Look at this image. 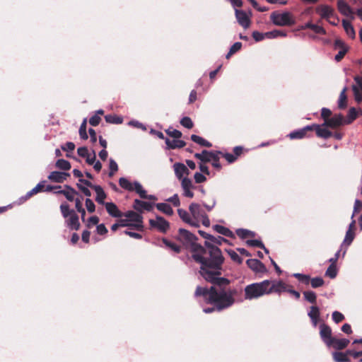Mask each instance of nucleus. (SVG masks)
Instances as JSON below:
<instances>
[{
    "instance_id": "f257e3e1",
    "label": "nucleus",
    "mask_w": 362,
    "mask_h": 362,
    "mask_svg": "<svg viewBox=\"0 0 362 362\" xmlns=\"http://www.w3.org/2000/svg\"><path fill=\"white\" fill-rule=\"evenodd\" d=\"M206 245V249L194 245L192 248V258L201 265V276L213 286L210 288L197 286L194 295L214 305L203 310L205 313H210L215 310L220 311L230 307L235 302V291L227 288L230 283L228 279L220 277L224 260L221 251L208 243Z\"/></svg>"
},
{
    "instance_id": "f03ea898",
    "label": "nucleus",
    "mask_w": 362,
    "mask_h": 362,
    "mask_svg": "<svg viewBox=\"0 0 362 362\" xmlns=\"http://www.w3.org/2000/svg\"><path fill=\"white\" fill-rule=\"evenodd\" d=\"M343 115H322L324 122L322 124H313V129H315L317 136L328 139L332 136V132L327 129L337 128L339 126L348 124L354 121L358 115H349L347 119L342 117Z\"/></svg>"
},
{
    "instance_id": "7ed1b4c3",
    "label": "nucleus",
    "mask_w": 362,
    "mask_h": 362,
    "mask_svg": "<svg viewBox=\"0 0 362 362\" xmlns=\"http://www.w3.org/2000/svg\"><path fill=\"white\" fill-rule=\"evenodd\" d=\"M269 280H264L259 283H253L245 286L244 289L245 298L253 300L264 295L269 294Z\"/></svg>"
},
{
    "instance_id": "20e7f679",
    "label": "nucleus",
    "mask_w": 362,
    "mask_h": 362,
    "mask_svg": "<svg viewBox=\"0 0 362 362\" xmlns=\"http://www.w3.org/2000/svg\"><path fill=\"white\" fill-rule=\"evenodd\" d=\"M119 184L121 187L126 190H128L129 192L135 191L142 199H148L150 200L157 199L155 195H147L146 191L144 189L142 185L137 181H135L133 183H132L127 178L121 177L119 180Z\"/></svg>"
},
{
    "instance_id": "39448f33",
    "label": "nucleus",
    "mask_w": 362,
    "mask_h": 362,
    "mask_svg": "<svg viewBox=\"0 0 362 362\" xmlns=\"http://www.w3.org/2000/svg\"><path fill=\"white\" fill-rule=\"evenodd\" d=\"M189 210L192 215V221L196 223V225H193L194 227H199L200 221H202L203 226L205 227L210 226V221L208 216L199 204L192 203L189 206Z\"/></svg>"
},
{
    "instance_id": "423d86ee",
    "label": "nucleus",
    "mask_w": 362,
    "mask_h": 362,
    "mask_svg": "<svg viewBox=\"0 0 362 362\" xmlns=\"http://www.w3.org/2000/svg\"><path fill=\"white\" fill-rule=\"evenodd\" d=\"M270 20L277 26H291L296 23L293 15L288 11L283 13L274 11L270 15Z\"/></svg>"
},
{
    "instance_id": "0eeeda50",
    "label": "nucleus",
    "mask_w": 362,
    "mask_h": 362,
    "mask_svg": "<svg viewBox=\"0 0 362 362\" xmlns=\"http://www.w3.org/2000/svg\"><path fill=\"white\" fill-rule=\"evenodd\" d=\"M179 231H180V235H182L183 238H186V240L187 241H189V243H192V245H191V252H192V255H193V252H192L193 247L194 245L200 246V245L197 244L196 243H194V241L196 239V237L192 233H189V231H187L185 229H180ZM223 240H225V239L223 238L221 236H218V237H214V239L213 238L210 239V242L205 241L204 246H202L201 245V247L204 248V249H206V243H208L209 245H212L214 247H217L221 251V250L217 246L214 245L211 243L217 244V245H221V242Z\"/></svg>"
},
{
    "instance_id": "6e6552de",
    "label": "nucleus",
    "mask_w": 362,
    "mask_h": 362,
    "mask_svg": "<svg viewBox=\"0 0 362 362\" xmlns=\"http://www.w3.org/2000/svg\"><path fill=\"white\" fill-rule=\"evenodd\" d=\"M149 224L162 233H165L170 228L169 222L160 216H156V219H150Z\"/></svg>"
},
{
    "instance_id": "1a4fd4ad",
    "label": "nucleus",
    "mask_w": 362,
    "mask_h": 362,
    "mask_svg": "<svg viewBox=\"0 0 362 362\" xmlns=\"http://www.w3.org/2000/svg\"><path fill=\"white\" fill-rule=\"evenodd\" d=\"M320 335L324 343L329 347L332 346V339L331 328L325 325L321 324L320 325Z\"/></svg>"
},
{
    "instance_id": "9d476101",
    "label": "nucleus",
    "mask_w": 362,
    "mask_h": 362,
    "mask_svg": "<svg viewBox=\"0 0 362 362\" xmlns=\"http://www.w3.org/2000/svg\"><path fill=\"white\" fill-rule=\"evenodd\" d=\"M288 286L282 281H271L269 280V294L272 293L280 294L282 292H287Z\"/></svg>"
},
{
    "instance_id": "9b49d317",
    "label": "nucleus",
    "mask_w": 362,
    "mask_h": 362,
    "mask_svg": "<svg viewBox=\"0 0 362 362\" xmlns=\"http://www.w3.org/2000/svg\"><path fill=\"white\" fill-rule=\"evenodd\" d=\"M337 8L341 14L346 17L354 18V11L350 6L344 0L337 1Z\"/></svg>"
},
{
    "instance_id": "f8f14e48",
    "label": "nucleus",
    "mask_w": 362,
    "mask_h": 362,
    "mask_svg": "<svg viewBox=\"0 0 362 362\" xmlns=\"http://www.w3.org/2000/svg\"><path fill=\"white\" fill-rule=\"evenodd\" d=\"M236 19L238 23L245 29L250 25V19L247 14L243 10L235 9Z\"/></svg>"
},
{
    "instance_id": "ddd939ff",
    "label": "nucleus",
    "mask_w": 362,
    "mask_h": 362,
    "mask_svg": "<svg viewBox=\"0 0 362 362\" xmlns=\"http://www.w3.org/2000/svg\"><path fill=\"white\" fill-rule=\"evenodd\" d=\"M316 12L323 19L328 20L330 17L334 16V9L328 5L321 4L316 8Z\"/></svg>"
},
{
    "instance_id": "4468645a",
    "label": "nucleus",
    "mask_w": 362,
    "mask_h": 362,
    "mask_svg": "<svg viewBox=\"0 0 362 362\" xmlns=\"http://www.w3.org/2000/svg\"><path fill=\"white\" fill-rule=\"evenodd\" d=\"M247 266L254 272L263 273L266 272V267L263 263L257 259H249L246 262Z\"/></svg>"
},
{
    "instance_id": "2eb2a0df",
    "label": "nucleus",
    "mask_w": 362,
    "mask_h": 362,
    "mask_svg": "<svg viewBox=\"0 0 362 362\" xmlns=\"http://www.w3.org/2000/svg\"><path fill=\"white\" fill-rule=\"evenodd\" d=\"M181 186L183 189V195L187 197L192 198L194 193L191 191L192 188V180L187 177H183L181 182Z\"/></svg>"
},
{
    "instance_id": "dca6fc26",
    "label": "nucleus",
    "mask_w": 362,
    "mask_h": 362,
    "mask_svg": "<svg viewBox=\"0 0 362 362\" xmlns=\"http://www.w3.org/2000/svg\"><path fill=\"white\" fill-rule=\"evenodd\" d=\"M69 176V174L67 173L53 171L49 175L48 179L52 182L62 183L66 180Z\"/></svg>"
},
{
    "instance_id": "f3484780",
    "label": "nucleus",
    "mask_w": 362,
    "mask_h": 362,
    "mask_svg": "<svg viewBox=\"0 0 362 362\" xmlns=\"http://www.w3.org/2000/svg\"><path fill=\"white\" fill-rule=\"evenodd\" d=\"M105 206L110 216L115 218L123 216V214L119 210L117 205L113 202H106Z\"/></svg>"
},
{
    "instance_id": "a211bd4d",
    "label": "nucleus",
    "mask_w": 362,
    "mask_h": 362,
    "mask_svg": "<svg viewBox=\"0 0 362 362\" xmlns=\"http://www.w3.org/2000/svg\"><path fill=\"white\" fill-rule=\"evenodd\" d=\"M65 223L66 226L71 230H77L80 227L78 216L76 213H72V215L66 218Z\"/></svg>"
},
{
    "instance_id": "6ab92c4d",
    "label": "nucleus",
    "mask_w": 362,
    "mask_h": 362,
    "mask_svg": "<svg viewBox=\"0 0 362 362\" xmlns=\"http://www.w3.org/2000/svg\"><path fill=\"white\" fill-rule=\"evenodd\" d=\"M313 126L308 125L302 129L293 131L288 134L291 139H300L305 136L308 131L312 130Z\"/></svg>"
},
{
    "instance_id": "aec40b11",
    "label": "nucleus",
    "mask_w": 362,
    "mask_h": 362,
    "mask_svg": "<svg viewBox=\"0 0 362 362\" xmlns=\"http://www.w3.org/2000/svg\"><path fill=\"white\" fill-rule=\"evenodd\" d=\"M308 315L310 318L313 325L316 327L320 322V312L319 308L315 305L311 306Z\"/></svg>"
},
{
    "instance_id": "412c9836",
    "label": "nucleus",
    "mask_w": 362,
    "mask_h": 362,
    "mask_svg": "<svg viewBox=\"0 0 362 362\" xmlns=\"http://www.w3.org/2000/svg\"><path fill=\"white\" fill-rule=\"evenodd\" d=\"M165 144L168 149H175L183 148L185 146L186 143L182 140H180L179 139H174L173 140H170L168 138H165Z\"/></svg>"
},
{
    "instance_id": "4be33fe9",
    "label": "nucleus",
    "mask_w": 362,
    "mask_h": 362,
    "mask_svg": "<svg viewBox=\"0 0 362 362\" xmlns=\"http://www.w3.org/2000/svg\"><path fill=\"white\" fill-rule=\"evenodd\" d=\"M215 151H209L203 150L201 153H197L194 154V157L199 159L202 163L210 162L212 157L214 156Z\"/></svg>"
},
{
    "instance_id": "5701e85b",
    "label": "nucleus",
    "mask_w": 362,
    "mask_h": 362,
    "mask_svg": "<svg viewBox=\"0 0 362 362\" xmlns=\"http://www.w3.org/2000/svg\"><path fill=\"white\" fill-rule=\"evenodd\" d=\"M173 168H174L175 174L179 180H180V179L182 180L183 175L185 174L189 173V170H188L187 168L183 163H175L173 165Z\"/></svg>"
},
{
    "instance_id": "b1692460",
    "label": "nucleus",
    "mask_w": 362,
    "mask_h": 362,
    "mask_svg": "<svg viewBox=\"0 0 362 362\" xmlns=\"http://www.w3.org/2000/svg\"><path fill=\"white\" fill-rule=\"evenodd\" d=\"M134 208L136 211H141L142 209H145L148 211H151L153 209V204L150 202L135 199Z\"/></svg>"
},
{
    "instance_id": "393cba45",
    "label": "nucleus",
    "mask_w": 362,
    "mask_h": 362,
    "mask_svg": "<svg viewBox=\"0 0 362 362\" xmlns=\"http://www.w3.org/2000/svg\"><path fill=\"white\" fill-rule=\"evenodd\" d=\"M93 189L95 190L96 193V197L95 201L100 204H104L106 203L105 202V199L106 198V194L103 189L100 186H95L93 187Z\"/></svg>"
},
{
    "instance_id": "a878e982",
    "label": "nucleus",
    "mask_w": 362,
    "mask_h": 362,
    "mask_svg": "<svg viewBox=\"0 0 362 362\" xmlns=\"http://www.w3.org/2000/svg\"><path fill=\"white\" fill-rule=\"evenodd\" d=\"M342 25H343V28H344L346 35L350 38L354 39L356 37V33H355V30H354L353 25H351V23L350 22H349L348 21L343 19L342 20Z\"/></svg>"
},
{
    "instance_id": "bb28decb",
    "label": "nucleus",
    "mask_w": 362,
    "mask_h": 362,
    "mask_svg": "<svg viewBox=\"0 0 362 362\" xmlns=\"http://www.w3.org/2000/svg\"><path fill=\"white\" fill-rule=\"evenodd\" d=\"M349 343V340L346 339H332V346L333 348L336 349H343L346 347Z\"/></svg>"
},
{
    "instance_id": "cd10ccee",
    "label": "nucleus",
    "mask_w": 362,
    "mask_h": 362,
    "mask_svg": "<svg viewBox=\"0 0 362 362\" xmlns=\"http://www.w3.org/2000/svg\"><path fill=\"white\" fill-rule=\"evenodd\" d=\"M177 213L180 218L185 223H188L192 226H193V225H196V223H194V222L192 221L191 214H189L187 211L182 209H179L177 210Z\"/></svg>"
},
{
    "instance_id": "c85d7f7f",
    "label": "nucleus",
    "mask_w": 362,
    "mask_h": 362,
    "mask_svg": "<svg viewBox=\"0 0 362 362\" xmlns=\"http://www.w3.org/2000/svg\"><path fill=\"white\" fill-rule=\"evenodd\" d=\"M65 187L68 189V190H59L56 192V193L64 195V197L70 202L74 201L75 194H77L76 191L68 185H66Z\"/></svg>"
},
{
    "instance_id": "c756f323",
    "label": "nucleus",
    "mask_w": 362,
    "mask_h": 362,
    "mask_svg": "<svg viewBox=\"0 0 362 362\" xmlns=\"http://www.w3.org/2000/svg\"><path fill=\"white\" fill-rule=\"evenodd\" d=\"M303 28H304V29L310 28V29L313 30L317 34H321V35H325L326 34V30L322 26H320V25H316V24H313V23H310V22H308L307 23H305L303 25Z\"/></svg>"
},
{
    "instance_id": "7c9ffc66",
    "label": "nucleus",
    "mask_w": 362,
    "mask_h": 362,
    "mask_svg": "<svg viewBox=\"0 0 362 362\" xmlns=\"http://www.w3.org/2000/svg\"><path fill=\"white\" fill-rule=\"evenodd\" d=\"M191 139L194 143H196L202 146H205V147H209V148L212 146L211 143H210L209 141H206V139H204V138H202L198 135H196V134L191 135Z\"/></svg>"
},
{
    "instance_id": "2f4dec72",
    "label": "nucleus",
    "mask_w": 362,
    "mask_h": 362,
    "mask_svg": "<svg viewBox=\"0 0 362 362\" xmlns=\"http://www.w3.org/2000/svg\"><path fill=\"white\" fill-rule=\"evenodd\" d=\"M213 228L217 233L223 235L226 237L232 238L233 236V232L228 228H226L223 226L214 225Z\"/></svg>"
},
{
    "instance_id": "473e14b6",
    "label": "nucleus",
    "mask_w": 362,
    "mask_h": 362,
    "mask_svg": "<svg viewBox=\"0 0 362 362\" xmlns=\"http://www.w3.org/2000/svg\"><path fill=\"white\" fill-rule=\"evenodd\" d=\"M346 88H344L341 90L338 99L337 105L339 110H344L346 107L347 97L346 95Z\"/></svg>"
},
{
    "instance_id": "72a5a7b5",
    "label": "nucleus",
    "mask_w": 362,
    "mask_h": 362,
    "mask_svg": "<svg viewBox=\"0 0 362 362\" xmlns=\"http://www.w3.org/2000/svg\"><path fill=\"white\" fill-rule=\"evenodd\" d=\"M158 210L165 214L166 215L171 216L173 214L172 207L166 203H158L156 204Z\"/></svg>"
},
{
    "instance_id": "f704fd0d",
    "label": "nucleus",
    "mask_w": 362,
    "mask_h": 362,
    "mask_svg": "<svg viewBox=\"0 0 362 362\" xmlns=\"http://www.w3.org/2000/svg\"><path fill=\"white\" fill-rule=\"evenodd\" d=\"M45 180H42L33 189H32L30 191L28 192L25 198H29L31 196H33L35 194H37L42 190V189L45 187Z\"/></svg>"
},
{
    "instance_id": "c9c22d12",
    "label": "nucleus",
    "mask_w": 362,
    "mask_h": 362,
    "mask_svg": "<svg viewBox=\"0 0 362 362\" xmlns=\"http://www.w3.org/2000/svg\"><path fill=\"white\" fill-rule=\"evenodd\" d=\"M123 216H125L129 221L134 222H140L143 219L142 216L140 214L133 211H128L127 212L124 214Z\"/></svg>"
},
{
    "instance_id": "e433bc0d",
    "label": "nucleus",
    "mask_w": 362,
    "mask_h": 362,
    "mask_svg": "<svg viewBox=\"0 0 362 362\" xmlns=\"http://www.w3.org/2000/svg\"><path fill=\"white\" fill-rule=\"evenodd\" d=\"M236 234L239 238L242 239H245L247 237H254L255 235L254 232L243 228L237 229Z\"/></svg>"
},
{
    "instance_id": "4c0bfd02",
    "label": "nucleus",
    "mask_w": 362,
    "mask_h": 362,
    "mask_svg": "<svg viewBox=\"0 0 362 362\" xmlns=\"http://www.w3.org/2000/svg\"><path fill=\"white\" fill-rule=\"evenodd\" d=\"M337 273L338 269L337 267V264H330V265L325 272V276H328L330 279H334L337 276Z\"/></svg>"
},
{
    "instance_id": "58836bf2",
    "label": "nucleus",
    "mask_w": 362,
    "mask_h": 362,
    "mask_svg": "<svg viewBox=\"0 0 362 362\" xmlns=\"http://www.w3.org/2000/svg\"><path fill=\"white\" fill-rule=\"evenodd\" d=\"M265 35L267 38L269 39H274L278 37H286L287 35L286 33L278 30L267 32L265 33Z\"/></svg>"
},
{
    "instance_id": "ea45409f",
    "label": "nucleus",
    "mask_w": 362,
    "mask_h": 362,
    "mask_svg": "<svg viewBox=\"0 0 362 362\" xmlns=\"http://www.w3.org/2000/svg\"><path fill=\"white\" fill-rule=\"evenodd\" d=\"M347 356V352L346 354L342 352L333 353V358L335 362H348L349 360Z\"/></svg>"
},
{
    "instance_id": "a19ab883",
    "label": "nucleus",
    "mask_w": 362,
    "mask_h": 362,
    "mask_svg": "<svg viewBox=\"0 0 362 362\" xmlns=\"http://www.w3.org/2000/svg\"><path fill=\"white\" fill-rule=\"evenodd\" d=\"M247 245L250 247H257L263 249L266 253L269 252V250L265 247L264 245L259 240H248L246 241Z\"/></svg>"
},
{
    "instance_id": "79ce46f5",
    "label": "nucleus",
    "mask_w": 362,
    "mask_h": 362,
    "mask_svg": "<svg viewBox=\"0 0 362 362\" xmlns=\"http://www.w3.org/2000/svg\"><path fill=\"white\" fill-rule=\"evenodd\" d=\"M60 210L64 218H67L69 216L72 215V213H75L74 210L69 209V206L66 203L61 204Z\"/></svg>"
},
{
    "instance_id": "37998d69",
    "label": "nucleus",
    "mask_w": 362,
    "mask_h": 362,
    "mask_svg": "<svg viewBox=\"0 0 362 362\" xmlns=\"http://www.w3.org/2000/svg\"><path fill=\"white\" fill-rule=\"evenodd\" d=\"M303 296L305 300L310 303H315L317 300V295L313 291H306L303 292Z\"/></svg>"
},
{
    "instance_id": "c03bdc74",
    "label": "nucleus",
    "mask_w": 362,
    "mask_h": 362,
    "mask_svg": "<svg viewBox=\"0 0 362 362\" xmlns=\"http://www.w3.org/2000/svg\"><path fill=\"white\" fill-rule=\"evenodd\" d=\"M105 117L106 122L113 124H120L123 120L118 115H105Z\"/></svg>"
},
{
    "instance_id": "a18cd8bd",
    "label": "nucleus",
    "mask_w": 362,
    "mask_h": 362,
    "mask_svg": "<svg viewBox=\"0 0 362 362\" xmlns=\"http://www.w3.org/2000/svg\"><path fill=\"white\" fill-rule=\"evenodd\" d=\"M56 167L62 170H68L71 168V164L64 159H59L56 162Z\"/></svg>"
},
{
    "instance_id": "49530a36",
    "label": "nucleus",
    "mask_w": 362,
    "mask_h": 362,
    "mask_svg": "<svg viewBox=\"0 0 362 362\" xmlns=\"http://www.w3.org/2000/svg\"><path fill=\"white\" fill-rule=\"evenodd\" d=\"M165 132L169 136L173 139H180L182 136V132L173 127H169L165 129Z\"/></svg>"
},
{
    "instance_id": "de8ad7c7",
    "label": "nucleus",
    "mask_w": 362,
    "mask_h": 362,
    "mask_svg": "<svg viewBox=\"0 0 362 362\" xmlns=\"http://www.w3.org/2000/svg\"><path fill=\"white\" fill-rule=\"evenodd\" d=\"M163 243H164V245L166 247H169L170 249H171L174 252H177V253L180 252V246H178L175 243H174L173 242H170V241H169L168 240H167L165 238L163 239Z\"/></svg>"
},
{
    "instance_id": "09e8293b",
    "label": "nucleus",
    "mask_w": 362,
    "mask_h": 362,
    "mask_svg": "<svg viewBox=\"0 0 362 362\" xmlns=\"http://www.w3.org/2000/svg\"><path fill=\"white\" fill-rule=\"evenodd\" d=\"M354 232L351 231V230H348L346 233L345 238L343 241V244H346L347 246L350 245L354 239Z\"/></svg>"
},
{
    "instance_id": "8fccbe9b",
    "label": "nucleus",
    "mask_w": 362,
    "mask_h": 362,
    "mask_svg": "<svg viewBox=\"0 0 362 362\" xmlns=\"http://www.w3.org/2000/svg\"><path fill=\"white\" fill-rule=\"evenodd\" d=\"M221 154V151H215L214 156L212 157V159L211 161H212V165L215 168L221 169V165L219 162V155Z\"/></svg>"
},
{
    "instance_id": "3c124183",
    "label": "nucleus",
    "mask_w": 362,
    "mask_h": 362,
    "mask_svg": "<svg viewBox=\"0 0 362 362\" xmlns=\"http://www.w3.org/2000/svg\"><path fill=\"white\" fill-rule=\"evenodd\" d=\"M110 173L109 176L112 177L118 170V165L117 163L112 158L110 159Z\"/></svg>"
},
{
    "instance_id": "603ef678",
    "label": "nucleus",
    "mask_w": 362,
    "mask_h": 362,
    "mask_svg": "<svg viewBox=\"0 0 362 362\" xmlns=\"http://www.w3.org/2000/svg\"><path fill=\"white\" fill-rule=\"evenodd\" d=\"M79 134L81 139H87L88 134L86 133V119H84L82 124H81L79 129Z\"/></svg>"
},
{
    "instance_id": "864d4df0",
    "label": "nucleus",
    "mask_w": 362,
    "mask_h": 362,
    "mask_svg": "<svg viewBox=\"0 0 362 362\" xmlns=\"http://www.w3.org/2000/svg\"><path fill=\"white\" fill-rule=\"evenodd\" d=\"M310 284L313 288H318L324 284V280L321 277H315L310 280Z\"/></svg>"
},
{
    "instance_id": "5fc2aeb1",
    "label": "nucleus",
    "mask_w": 362,
    "mask_h": 362,
    "mask_svg": "<svg viewBox=\"0 0 362 362\" xmlns=\"http://www.w3.org/2000/svg\"><path fill=\"white\" fill-rule=\"evenodd\" d=\"M293 276L298 279L300 281H302L306 284H308L310 281V276L308 275L300 273H295L293 274Z\"/></svg>"
},
{
    "instance_id": "6e6d98bb",
    "label": "nucleus",
    "mask_w": 362,
    "mask_h": 362,
    "mask_svg": "<svg viewBox=\"0 0 362 362\" xmlns=\"http://www.w3.org/2000/svg\"><path fill=\"white\" fill-rule=\"evenodd\" d=\"M180 124L187 129H191L193 127V122L192 119L188 117H183L180 120Z\"/></svg>"
},
{
    "instance_id": "4d7b16f0",
    "label": "nucleus",
    "mask_w": 362,
    "mask_h": 362,
    "mask_svg": "<svg viewBox=\"0 0 362 362\" xmlns=\"http://www.w3.org/2000/svg\"><path fill=\"white\" fill-rule=\"evenodd\" d=\"M252 37L256 42H259L267 38L265 33H260L259 31H253Z\"/></svg>"
},
{
    "instance_id": "13d9d810",
    "label": "nucleus",
    "mask_w": 362,
    "mask_h": 362,
    "mask_svg": "<svg viewBox=\"0 0 362 362\" xmlns=\"http://www.w3.org/2000/svg\"><path fill=\"white\" fill-rule=\"evenodd\" d=\"M332 316V320L336 323H339L344 319V315L338 311L333 312Z\"/></svg>"
},
{
    "instance_id": "bf43d9fd",
    "label": "nucleus",
    "mask_w": 362,
    "mask_h": 362,
    "mask_svg": "<svg viewBox=\"0 0 362 362\" xmlns=\"http://www.w3.org/2000/svg\"><path fill=\"white\" fill-rule=\"evenodd\" d=\"M352 89L354 91V98L356 101L357 102H361L362 101V94L361 93L358 87L355 85L352 86Z\"/></svg>"
},
{
    "instance_id": "052dcab7",
    "label": "nucleus",
    "mask_w": 362,
    "mask_h": 362,
    "mask_svg": "<svg viewBox=\"0 0 362 362\" xmlns=\"http://www.w3.org/2000/svg\"><path fill=\"white\" fill-rule=\"evenodd\" d=\"M86 209L88 210V211L89 213H93L95 211V204L93 203V202L89 199V198H87L86 199Z\"/></svg>"
},
{
    "instance_id": "680f3d73",
    "label": "nucleus",
    "mask_w": 362,
    "mask_h": 362,
    "mask_svg": "<svg viewBox=\"0 0 362 362\" xmlns=\"http://www.w3.org/2000/svg\"><path fill=\"white\" fill-rule=\"evenodd\" d=\"M99 222V218L96 216H90L88 221H87V227L88 228H91L92 226H95V225H98Z\"/></svg>"
},
{
    "instance_id": "e2e57ef3",
    "label": "nucleus",
    "mask_w": 362,
    "mask_h": 362,
    "mask_svg": "<svg viewBox=\"0 0 362 362\" xmlns=\"http://www.w3.org/2000/svg\"><path fill=\"white\" fill-rule=\"evenodd\" d=\"M228 254H229V255H230V258H231L233 261H235V262H238V263H239V264H241V263H242V262H243V259H242V258L238 255V254L237 252H234V251H230V252H228Z\"/></svg>"
},
{
    "instance_id": "0e129e2a",
    "label": "nucleus",
    "mask_w": 362,
    "mask_h": 362,
    "mask_svg": "<svg viewBox=\"0 0 362 362\" xmlns=\"http://www.w3.org/2000/svg\"><path fill=\"white\" fill-rule=\"evenodd\" d=\"M128 124L132 127H134L136 128L141 129L142 130L145 131L146 130V127L141 122L136 121V120H132L128 122Z\"/></svg>"
},
{
    "instance_id": "69168bd1",
    "label": "nucleus",
    "mask_w": 362,
    "mask_h": 362,
    "mask_svg": "<svg viewBox=\"0 0 362 362\" xmlns=\"http://www.w3.org/2000/svg\"><path fill=\"white\" fill-rule=\"evenodd\" d=\"M167 201L173 203V204L175 206H178L180 204V202L178 195L177 194H175L173 196H172L171 197L168 198L167 199Z\"/></svg>"
},
{
    "instance_id": "338daca9",
    "label": "nucleus",
    "mask_w": 362,
    "mask_h": 362,
    "mask_svg": "<svg viewBox=\"0 0 362 362\" xmlns=\"http://www.w3.org/2000/svg\"><path fill=\"white\" fill-rule=\"evenodd\" d=\"M100 122L99 115H93L89 119V122L92 126H97Z\"/></svg>"
},
{
    "instance_id": "774afa93",
    "label": "nucleus",
    "mask_w": 362,
    "mask_h": 362,
    "mask_svg": "<svg viewBox=\"0 0 362 362\" xmlns=\"http://www.w3.org/2000/svg\"><path fill=\"white\" fill-rule=\"evenodd\" d=\"M96 231L99 235H105L107 233V229L103 223H101L97 226Z\"/></svg>"
}]
</instances>
